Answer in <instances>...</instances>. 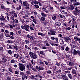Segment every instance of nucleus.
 <instances>
[{
    "mask_svg": "<svg viewBox=\"0 0 80 80\" xmlns=\"http://www.w3.org/2000/svg\"><path fill=\"white\" fill-rule=\"evenodd\" d=\"M29 55H30V56L32 58L35 59H37V56L36 55V54L31 52H29Z\"/></svg>",
    "mask_w": 80,
    "mask_h": 80,
    "instance_id": "obj_1",
    "label": "nucleus"
},
{
    "mask_svg": "<svg viewBox=\"0 0 80 80\" xmlns=\"http://www.w3.org/2000/svg\"><path fill=\"white\" fill-rule=\"evenodd\" d=\"M20 70H24L25 69V67L23 64L19 63L18 64Z\"/></svg>",
    "mask_w": 80,
    "mask_h": 80,
    "instance_id": "obj_2",
    "label": "nucleus"
},
{
    "mask_svg": "<svg viewBox=\"0 0 80 80\" xmlns=\"http://www.w3.org/2000/svg\"><path fill=\"white\" fill-rule=\"evenodd\" d=\"M80 55V50H76L75 49L73 50V55Z\"/></svg>",
    "mask_w": 80,
    "mask_h": 80,
    "instance_id": "obj_3",
    "label": "nucleus"
},
{
    "mask_svg": "<svg viewBox=\"0 0 80 80\" xmlns=\"http://www.w3.org/2000/svg\"><path fill=\"white\" fill-rule=\"evenodd\" d=\"M62 78L64 80H68V77L65 75L62 74Z\"/></svg>",
    "mask_w": 80,
    "mask_h": 80,
    "instance_id": "obj_4",
    "label": "nucleus"
},
{
    "mask_svg": "<svg viewBox=\"0 0 80 80\" xmlns=\"http://www.w3.org/2000/svg\"><path fill=\"white\" fill-rule=\"evenodd\" d=\"M65 50L66 52H67L68 53H70L72 52V51L70 50V48L68 47H66L65 48Z\"/></svg>",
    "mask_w": 80,
    "mask_h": 80,
    "instance_id": "obj_5",
    "label": "nucleus"
},
{
    "mask_svg": "<svg viewBox=\"0 0 80 80\" xmlns=\"http://www.w3.org/2000/svg\"><path fill=\"white\" fill-rule=\"evenodd\" d=\"M25 29L24 30H25L26 31H28V32H29V26L28 25H27L25 24L24 25Z\"/></svg>",
    "mask_w": 80,
    "mask_h": 80,
    "instance_id": "obj_6",
    "label": "nucleus"
},
{
    "mask_svg": "<svg viewBox=\"0 0 80 80\" xmlns=\"http://www.w3.org/2000/svg\"><path fill=\"white\" fill-rule=\"evenodd\" d=\"M74 39L75 41H78V42H79V43H80V39L79 38L75 36L74 37Z\"/></svg>",
    "mask_w": 80,
    "mask_h": 80,
    "instance_id": "obj_7",
    "label": "nucleus"
},
{
    "mask_svg": "<svg viewBox=\"0 0 80 80\" xmlns=\"http://www.w3.org/2000/svg\"><path fill=\"white\" fill-rule=\"evenodd\" d=\"M23 5L25 7H26V6H28V7H29V6H30V5L29 4H28V3H27V1H25L23 2Z\"/></svg>",
    "mask_w": 80,
    "mask_h": 80,
    "instance_id": "obj_8",
    "label": "nucleus"
},
{
    "mask_svg": "<svg viewBox=\"0 0 80 80\" xmlns=\"http://www.w3.org/2000/svg\"><path fill=\"white\" fill-rule=\"evenodd\" d=\"M7 58L5 57H3L2 58V61L3 63H5L6 62H7Z\"/></svg>",
    "mask_w": 80,
    "mask_h": 80,
    "instance_id": "obj_9",
    "label": "nucleus"
},
{
    "mask_svg": "<svg viewBox=\"0 0 80 80\" xmlns=\"http://www.w3.org/2000/svg\"><path fill=\"white\" fill-rule=\"evenodd\" d=\"M50 32H51V35H55V33H56V32L55 31L51 30Z\"/></svg>",
    "mask_w": 80,
    "mask_h": 80,
    "instance_id": "obj_10",
    "label": "nucleus"
},
{
    "mask_svg": "<svg viewBox=\"0 0 80 80\" xmlns=\"http://www.w3.org/2000/svg\"><path fill=\"white\" fill-rule=\"evenodd\" d=\"M29 65H27L26 66V67L29 70H30V69L29 68H30V67H32V64L30 63H29Z\"/></svg>",
    "mask_w": 80,
    "mask_h": 80,
    "instance_id": "obj_11",
    "label": "nucleus"
},
{
    "mask_svg": "<svg viewBox=\"0 0 80 80\" xmlns=\"http://www.w3.org/2000/svg\"><path fill=\"white\" fill-rule=\"evenodd\" d=\"M69 10H74V7L72 4L70 5V7L69 8Z\"/></svg>",
    "mask_w": 80,
    "mask_h": 80,
    "instance_id": "obj_12",
    "label": "nucleus"
},
{
    "mask_svg": "<svg viewBox=\"0 0 80 80\" xmlns=\"http://www.w3.org/2000/svg\"><path fill=\"white\" fill-rule=\"evenodd\" d=\"M69 40L70 41L71 40V39H70V38H69V37H67L65 38V40L66 41V42H67L68 41L67 40Z\"/></svg>",
    "mask_w": 80,
    "mask_h": 80,
    "instance_id": "obj_13",
    "label": "nucleus"
},
{
    "mask_svg": "<svg viewBox=\"0 0 80 80\" xmlns=\"http://www.w3.org/2000/svg\"><path fill=\"white\" fill-rule=\"evenodd\" d=\"M15 22L16 23H18V20L15 19H14V21H13L12 23L14 24L15 23Z\"/></svg>",
    "mask_w": 80,
    "mask_h": 80,
    "instance_id": "obj_14",
    "label": "nucleus"
},
{
    "mask_svg": "<svg viewBox=\"0 0 80 80\" xmlns=\"http://www.w3.org/2000/svg\"><path fill=\"white\" fill-rule=\"evenodd\" d=\"M78 7H76L75 9L78 13H80V10L79 9H78Z\"/></svg>",
    "mask_w": 80,
    "mask_h": 80,
    "instance_id": "obj_15",
    "label": "nucleus"
},
{
    "mask_svg": "<svg viewBox=\"0 0 80 80\" xmlns=\"http://www.w3.org/2000/svg\"><path fill=\"white\" fill-rule=\"evenodd\" d=\"M41 15L43 17H47V14H44L43 12H41Z\"/></svg>",
    "mask_w": 80,
    "mask_h": 80,
    "instance_id": "obj_16",
    "label": "nucleus"
},
{
    "mask_svg": "<svg viewBox=\"0 0 80 80\" xmlns=\"http://www.w3.org/2000/svg\"><path fill=\"white\" fill-rule=\"evenodd\" d=\"M73 5H74V6H78V5H80V3L79 2H76L73 4Z\"/></svg>",
    "mask_w": 80,
    "mask_h": 80,
    "instance_id": "obj_17",
    "label": "nucleus"
},
{
    "mask_svg": "<svg viewBox=\"0 0 80 80\" xmlns=\"http://www.w3.org/2000/svg\"><path fill=\"white\" fill-rule=\"evenodd\" d=\"M55 23L56 25H57L58 26H60V25H61V23H60V22H55Z\"/></svg>",
    "mask_w": 80,
    "mask_h": 80,
    "instance_id": "obj_18",
    "label": "nucleus"
},
{
    "mask_svg": "<svg viewBox=\"0 0 80 80\" xmlns=\"http://www.w3.org/2000/svg\"><path fill=\"white\" fill-rule=\"evenodd\" d=\"M57 18V16H55V15H52V19L53 20H55V19Z\"/></svg>",
    "mask_w": 80,
    "mask_h": 80,
    "instance_id": "obj_19",
    "label": "nucleus"
},
{
    "mask_svg": "<svg viewBox=\"0 0 80 80\" xmlns=\"http://www.w3.org/2000/svg\"><path fill=\"white\" fill-rule=\"evenodd\" d=\"M68 75L70 79H72V76L71 74H68Z\"/></svg>",
    "mask_w": 80,
    "mask_h": 80,
    "instance_id": "obj_20",
    "label": "nucleus"
},
{
    "mask_svg": "<svg viewBox=\"0 0 80 80\" xmlns=\"http://www.w3.org/2000/svg\"><path fill=\"white\" fill-rule=\"evenodd\" d=\"M0 20L1 21H4V20H5V18H4V17H2L0 18Z\"/></svg>",
    "mask_w": 80,
    "mask_h": 80,
    "instance_id": "obj_21",
    "label": "nucleus"
},
{
    "mask_svg": "<svg viewBox=\"0 0 80 80\" xmlns=\"http://www.w3.org/2000/svg\"><path fill=\"white\" fill-rule=\"evenodd\" d=\"M58 79H62V75H59L58 76Z\"/></svg>",
    "mask_w": 80,
    "mask_h": 80,
    "instance_id": "obj_22",
    "label": "nucleus"
},
{
    "mask_svg": "<svg viewBox=\"0 0 80 80\" xmlns=\"http://www.w3.org/2000/svg\"><path fill=\"white\" fill-rule=\"evenodd\" d=\"M14 48L16 50H18V47L17 46H14Z\"/></svg>",
    "mask_w": 80,
    "mask_h": 80,
    "instance_id": "obj_23",
    "label": "nucleus"
},
{
    "mask_svg": "<svg viewBox=\"0 0 80 80\" xmlns=\"http://www.w3.org/2000/svg\"><path fill=\"white\" fill-rule=\"evenodd\" d=\"M10 27L11 28H13L14 27H15V25H14V24H12V25H10Z\"/></svg>",
    "mask_w": 80,
    "mask_h": 80,
    "instance_id": "obj_24",
    "label": "nucleus"
},
{
    "mask_svg": "<svg viewBox=\"0 0 80 80\" xmlns=\"http://www.w3.org/2000/svg\"><path fill=\"white\" fill-rule=\"evenodd\" d=\"M45 18L44 17H42L41 18V20L42 21H45Z\"/></svg>",
    "mask_w": 80,
    "mask_h": 80,
    "instance_id": "obj_25",
    "label": "nucleus"
},
{
    "mask_svg": "<svg viewBox=\"0 0 80 80\" xmlns=\"http://www.w3.org/2000/svg\"><path fill=\"white\" fill-rule=\"evenodd\" d=\"M21 8H22V6L19 5V8H17L16 9L17 10H20V9H21Z\"/></svg>",
    "mask_w": 80,
    "mask_h": 80,
    "instance_id": "obj_26",
    "label": "nucleus"
},
{
    "mask_svg": "<svg viewBox=\"0 0 80 80\" xmlns=\"http://www.w3.org/2000/svg\"><path fill=\"white\" fill-rule=\"evenodd\" d=\"M70 2L72 3H75L77 2V0H69Z\"/></svg>",
    "mask_w": 80,
    "mask_h": 80,
    "instance_id": "obj_27",
    "label": "nucleus"
},
{
    "mask_svg": "<svg viewBox=\"0 0 80 80\" xmlns=\"http://www.w3.org/2000/svg\"><path fill=\"white\" fill-rule=\"evenodd\" d=\"M69 64L70 66H71V67H72L73 65V63L69 62Z\"/></svg>",
    "mask_w": 80,
    "mask_h": 80,
    "instance_id": "obj_28",
    "label": "nucleus"
},
{
    "mask_svg": "<svg viewBox=\"0 0 80 80\" xmlns=\"http://www.w3.org/2000/svg\"><path fill=\"white\" fill-rule=\"evenodd\" d=\"M10 35H14V34H15V32H10Z\"/></svg>",
    "mask_w": 80,
    "mask_h": 80,
    "instance_id": "obj_29",
    "label": "nucleus"
},
{
    "mask_svg": "<svg viewBox=\"0 0 80 80\" xmlns=\"http://www.w3.org/2000/svg\"><path fill=\"white\" fill-rule=\"evenodd\" d=\"M8 43H13V42L12 41L10 40H8Z\"/></svg>",
    "mask_w": 80,
    "mask_h": 80,
    "instance_id": "obj_30",
    "label": "nucleus"
},
{
    "mask_svg": "<svg viewBox=\"0 0 80 80\" xmlns=\"http://www.w3.org/2000/svg\"><path fill=\"white\" fill-rule=\"evenodd\" d=\"M5 36L6 37H10V35L8 34H5Z\"/></svg>",
    "mask_w": 80,
    "mask_h": 80,
    "instance_id": "obj_31",
    "label": "nucleus"
},
{
    "mask_svg": "<svg viewBox=\"0 0 80 80\" xmlns=\"http://www.w3.org/2000/svg\"><path fill=\"white\" fill-rule=\"evenodd\" d=\"M72 73H73V74H76L77 73V71L75 70H73L72 71Z\"/></svg>",
    "mask_w": 80,
    "mask_h": 80,
    "instance_id": "obj_32",
    "label": "nucleus"
},
{
    "mask_svg": "<svg viewBox=\"0 0 80 80\" xmlns=\"http://www.w3.org/2000/svg\"><path fill=\"white\" fill-rule=\"evenodd\" d=\"M30 77L32 79H33V78H35V76H33V75H32L31 76H30Z\"/></svg>",
    "mask_w": 80,
    "mask_h": 80,
    "instance_id": "obj_33",
    "label": "nucleus"
},
{
    "mask_svg": "<svg viewBox=\"0 0 80 80\" xmlns=\"http://www.w3.org/2000/svg\"><path fill=\"white\" fill-rule=\"evenodd\" d=\"M31 62H32V64H35V62L33 60V59H32L31 60Z\"/></svg>",
    "mask_w": 80,
    "mask_h": 80,
    "instance_id": "obj_34",
    "label": "nucleus"
},
{
    "mask_svg": "<svg viewBox=\"0 0 80 80\" xmlns=\"http://www.w3.org/2000/svg\"><path fill=\"white\" fill-rule=\"evenodd\" d=\"M75 24L74 23H72V28H73L74 27H75Z\"/></svg>",
    "mask_w": 80,
    "mask_h": 80,
    "instance_id": "obj_35",
    "label": "nucleus"
},
{
    "mask_svg": "<svg viewBox=\"0 0 80 80\" xmlns=\"http://www.w3.org/2000/svg\"><path fill=\"white\" fill-rule=\"evenodd\" d=\"M34 6L36 8H39V6H38V5H37L36 4H35L34 5Z\"/></svg>",
    "mask_w": 80,
    "mask_h": 80,
    "instance_id": "obj_36",
    "label": "nucleus"
},
{
    "mask_svg": "<svg viewBox=\"0 0 80 80\" xmlns=\"http://www.w3.org/2000/svg\"><path fill=\"white\" fill-rule=\"evenodd\" d=\"M27 74H28V75H30V73H31V72H30L29 71H27Z\"/></svg>",
    "mask_w": 80,
    "mask_h": 80,
    "instance_id": "obj_37",
    "label": "nucleus"
},
{
    "mask_svg": "<svg viewBox=\"0 0 80 80\" xmlns=\"http://www.w3.org/2000/svg\"><path fill=\"white\" fill-rule=\"evenodd\" d=\"M1 7L2 9H5V7L3 6V5H1Z\"/></svg>",
    "mask_w": 80,
    "mask_h": 80,
    "instance_id": "obj_38",
    "label": "nucleus"
},
{
    "mask_svg": "<svg viewBox=\"0 0 80 80\" xmlns=\"http://www.w3.org/2000/svg\"><path fill=\"white\" fill-rule=\"evenodd\" d=\"M22 31L21 30H20L18 31V33L19 34H21V33H22Z\"/></svg>",
    "mask_w": 80,
    "mask_h": 80,
    "instance_id": "obj_39",
    "label": "nucleus"
},
{
    "mask_svg": "<svg viewBox=\"0 0 80 80\" xmlns=\"http://www.w3.org/2000/svg\"><path fill=\"white\" fill-rule=\"evenodd\" d=\"M44 68H42L40 67H39V70H44Z\"/></svg>",
    "mask_w": 80,
    "mask_h": 80,
    "instance_id": "obj_40",
    "label": "nucleus"
},
{
    "mask_svg": "<svg viewBox=\"0 0 80 80\" xmlns=\"http://www.w3.org/2000/svg\"><path fill=\"white\" fill-rule=\"evenodd\" d=\"M32 22H34L35 23V24H37V21H36V20L35 19H33L32 20Z\"/></svg>",
    "mask_w": 80,
    "mask_h": 80,
    "instance_id": "obj_41",
    "label": "nucleus"
},
{
    "mask_svg": "<svg viewBox=\"0 0 80 80\" xmlns=\"http://www.w3.org/2000/svg\"><path fill=\"white\" fill-rule=\"evenodd\" d=\"M15 74H17V75H18L19 74V72L18 71H15Z\"/></svg>",
    "mask_w": 80,
    "mask_h": 80,
    "instance_id": "obj_42",
    "label": "nucleus"
},
{
    "mask_svg": "<svg viewBox=\"0 0 80 80\" xmlns=\"http://www.w3.org/2000/svg\"><path fill=\"white\" fill-rule=\"evenodd\" d=\"M55 40L56 42H57V43H58V38H55Z\"/></svg>",
    "mask_w": 80,
    "mask_h": 80,
    "instance_id": "obj_43",
    "label": "nucleus"
},
{
    "mask_svg": "<svg viewBox=\"0 0 80 80\" xmlns=\"http://www.w3.org/2000/svg\"><path fill=\"white\" fill-rule=\"evenodd\" d=\"M15 13V12L14 11H12L10 12V14H14Z\"/></svg>",
    "mask_w": 80,
    "mask_h": 80,
    "instance_id": "obj_44",
    "label": "nucleus"
},
{
    "mask_svg": "<svg viewBox=\"0 0 80 80\" xmlns=\"http://www.w3.org/2000/svg\"><path fill=\"white\" fill-rule=\"evenodd\" d=\"M66 29L67 30H70V29H71V28H70V27H68L67 28H66Z\"/></svg>",
    "mask_w": 80,
    "mask_h": 80,
    "instance_id": "obj_45",
    "label": "nucleus"
},
{
    "mask_svg": "<svg viewBox=\"0 0 80 80\" xmlns=\"http://www.w3.org/2000/svg\"><path fill=\"white\" fill-rule=\"evenodd\" d=\"M15 60H12L11 61V63H15Z\"/></svg>",
    "mask_w": 80,
    "mask_h": 80,
    "instance_id": "obj_46",
    "label": "nucleus"
},
{
    "mask_svg": "<svg viewBox=\"0 0 80 80\" xmlns=\"http://www.w3.org/2000/svg\"><path fill=\"white\" fill-rule=\"evenodd\" d=\"M25 42H26V44H27L28 43H29V41L28 40H25Z\"/></svg>",
    "mask_w": 80,
    "mask_h": 80,
    "instance_id": "obj_47",
    "label": "nucleus"
},
{
    "mask_svg": "<svg viewBox=\"0 0 80 80\" xmlns=\"http://www.w3.org/2000/svg\"><path fill=\"white\" fill-rule=\"evenodd\" d=\"M73 13L75 15H78V13H77V11H74L73 12Z\"/></svg>",
    "mask_w": 80,
    "mask_h": 80,
    "instance_id": "obj_48",
    "label": "nucleus"
},
{
    "mask_svg": "<svg viewBox=\"0 0 80 80\" xmlns=\"http://www.w3.org/2000/svg\"><path fill=\"white\" fill-rule=\"evenodd\" d=\"M60 8H61V9H66V8H65L64 7H60Z\"/></svg>",
    "mask_w": 80,
    "mask_h": 80,
    "instance_id": "obj_49",
    "label": "nucleus"
},
{
    "mask_svg": "<svg viewBox=\"0 0 80 80\" xmlns=\"http://www.w3.org/2000/svg\"><path fill=\"white\" fill-rule=\"evenodd\" d=\"M39 63L41 64V65H42L43 66L44 65V63L42 61L39 62Z\"/></svg>",
    "mask_w": 80,
    "mask_h": 80,
    "instance_id": "obj_50",
    "label": "nucleus"
},
{
    "mask_svg": "<svg viewBox=\"0 0 80 80\" xmlns=\"http://www.w3.org/2000/svg\"><path fill=\"white\" fill-rule=\"evenodd\" d=\"M32 2H31V5H34V0H32Z\"/></svg>",
    "mask_w": 80,
    "mask_h": 80,
    "instance_id": "obj_51",
    "label": "nucleus"
},
{
    "mask_svg": "<svg viewBox=\"0 0 80 80\" xmlns=\"http://www.w3.org/2000/svg\"><path fill=\"white\" fill-rule=\"evenodd\" d=\"M8 53L10 54V55H12V51L11 50H9L8 51Z\"/></svg>",
    "mask_w": 80,
    "mask_h": 80,
    "instance_id": "obj_52",
    "label": "nucleus"
},
{
    "mask_svg": "<svg viewBox=\"0 0 80 80\" xmlns=\"http://www.w3.org/2000/svg\"><path fill=\"white\" fill-rule=\"evenodd\" d=\"M11 19L13 21H14V20H15V18L14 17V16L12 17H11Z\"/></svg>",
    "mask_w": 80,
    "mask_h": 80,
    "instance_id": "obj_53",
    "label": "nucleus"
},
{
    "mask_svg": "<svg viewBox=\"0 0 80 80\" xmlns=\"http://www.w3.org/2000/svg\"><path fill=\"white\" fill-rule=\"evenodd\" d=\"M62 2L63 3H64V4H65L66 5H67V2H65V1H63Z\"/></svg>",
    "mask_w": 80,
    "mask_h": 80,
    "instance_id": "obj_54",
    "label": "nucleus"
},
{
    "mask_svg": "<svg viewBox=\"0 0 80 80\" xmlns=\"http://www.w3.org/2000/svg\"><path fill=\"white\" fill-rule=\"evenodd\" d=\"M21 28L22 29H23V30H25V27H24V26L22 25L21 26Z\"/></svg>",
    "mask_w": 80,
    "mask_h": 80,
    "instance_id": "obj_55",
    "label": "nucleus"
},
{
    "mask_svg": "<svg viewBox=\"0 0 80 80\" xmlns=\"http://www.w3.org/2000/svg\"><path fill=\"white\" fill-rule=\"evenodd\" d=\"M20 75H22V76H23L24 74L23 72H20Z\"/></svg>",
    "mask_w": 80,
    "mask_h": 80,
    "instance_id": "obj_56",
    "label": "nucleus"
},
{
    "mask_svg": "<svg viewBox=\"0 0 80 80\" xmlns=\"http://www.w3.org/2000/svg\"><path fill=\"white\" fill-rule=\"evenodd\" d=\"M51 40H55V38L53 37H51Z\"/></svg>",
    "mask_w": 80,
    "mask_h": 80,
    "instance_id": "obj_57",
    "label": "nucleus"
},
{
    "mask_svg": "<svg viewBox=\"0 0 80 80\" xmlns=\"http://www.w3.org/2000/svg\"><path fill=\"white\" fill-rule=\"evenodd\" d=\"M9 37L10 38H11V39H14V37L12 36H10Z\"/></svg>",
    "mask_w": 80,
    "mask_h": 80,
    "instance_id": "obj_58",
    "label": "nucleus"
},
{
    "mask_svg": "<svg viewBox=\"0 0 80 80\" xmlns=\"http://www.w3.org/2000/svg\"><path fill=\"white\" fill-rule=\"evenodd\" d=\"M8 80H11V77H8L7 78Z\"/></svg>",
    "mask_w": 80,
    "mask_h": 80,
    "instance_id": "obj_59",
    "label": "nucleus"
},
{
    "mask_svg": "<svg viewBox=\"0 0 80 80\" xmlns=\"http://www.w3.org/2000/svg\"><path fill=\"white\" fill-rule=\"evenodd\" d=\"M39 53L40 54H42V55H43V51H40Z\"/></svg>",
    "mask_w": 80,
    "mask_h": 80,
    "instance_id": "obj_60",
    "label": "nucleus"
},
{
    "mask_svg": "<svg viewBox=\"0 0 80 80\" xmlns=\"http://www.w3.org/2000/svg\"><path fill=\"white\" fill-rule=\"evenodd\" d=\"M1 32H4L5 31L3 29H1Z\"/></svg>",
    "mask_w": 80,
    "mask_h": 80,
    "instance_id": "obj_61",
    "label": "nucleus"
},
{
    "mask_svg": "<svg viewBox=\"0 0 80 80\" xmlns=\"http://www.w3.org/2000/svg\"><path fill=\"white\" fill-rule=\"evenodd\" d=\"M47 72L48 73H52V72H51V71L50 70L48 71Z\"/></svg>",
    "mask_w": 80,
    "mask_h": 80,
    "instance_id": "obj_62",
    "label": "nucleus"
},
{
    "mask_svg": "<svg viewBox=\"0 0 80 80\" xmlns=\"http://www.w3.org/2000/svg\"><path fill=\"white\" fill-rule=\"evenodd\" d=\"M7 20H8V21H9V20H10V18H9V17H8V16H7Z\"/></svg>",
    "mask_w": 80,
    "mask_h": 80,
    "instance_id": "obj_63",
    "label": "nucleus"
},
{
    "mask_svg": "<svg viewBox=\"0 0 80 80\" xmlns=\"http://www.w3.org/2000/svg\"><path fill=\"white\" fill-rule=\"evenodd\" d=\"M14 15L15 17H17V15L16 13H15L14 14Z\"/></svg>",
    "mask_w": 80,
    "mask_h": 80,
    "instance_id": "obj_64",
    "label": "nucleus"
}]
</instances>
